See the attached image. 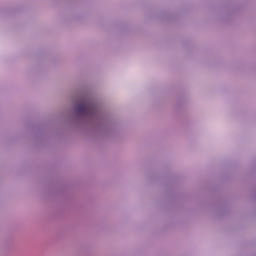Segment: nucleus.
<instances>
[{
    "mask_svg": "<svg viewBox=\"0 0 256 256\" xmlns=\"http://www.w3.org/2000/svg\"><path fill=\"white\" fill-rule=\"evenodd\" d=\"M78 111L80 113H84L85 115H95V111H97V108L93 104H87L78 107Z\"/></svg>",
    "mask_w": 256,
    "mask_h": 256,
    "instance_id": "f257e3e1",
    "label": "nucleus"
}]
</instances>
